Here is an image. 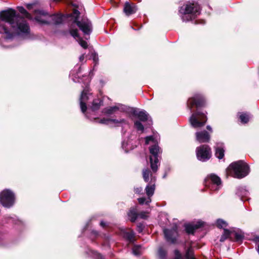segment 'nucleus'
<instances>
[{
  "label": "nucleus",
  "mask_w": 259,
  "mask_h": 259,
  "mask_svg": "<svg viewBox=\"0 0 259 259\" xmlns=\"http://www.w3.org/2000/svg\"><path fill=\"white\" fill-rule=\"evenodd\" d=\"M137 10V7L134 4L128 2L125 3L123 7V12L126 16H128L135 14Z\"/></svg>",
  "instance_id": "obj_14"
},
{
  "label": "nucleus",
  "mask_w": 259,
  "mask_h": 259,
  "mask_svg": "<svg viewBox=\"0 0 259 259\" xmlns=\"http://www.w3.org/2000/svg\"><path fill=\"white\" fill-rule=\"evenodd\" d=\"M27 7L28 9H30L31 8V5H30V4L27 5Z\"/></svg>",
  "instance_id": "obj_47"
},
{
  "label": "nucleus",
  "mask_w": 259,
  "mask_h": 259,
  "mask_svg": "<svg viewBox=\"0 0 259 259\" xmlns=\"http://www.w3.org/2000/svg\"><path fill=\"white\" fill-rule=\"evenodd\" d=\"M84 54H82V55H81L79 57V60L80 61L82 62L84 60Z\"/></svg>",
  "instance_id": "obj_43"
},
{
  "label": "nucleus",
  "mask_w": 259,
  "mask_h": 259,
  "mask_svg": "<svg viewBox=\"0 0 259 259\" xmlns=\"http://www.w3.org/2000/svg\"><path fill=\"white\" fill-rule=\"evenodd\" d=\"M203 223L202 222H198L195 224H186L185 226V230L188 234H193L194 230L203 226Z\"/></svg>",
  "instance_id": "obj_18"
},
{
  "label": "nucleus",
  "mask_w": 259,
  "mask_h": 259,
  "mask_svg": "<svg viewBox=\"0 0 259 259\" xmlns=\"http://www.w3.org/2000/svg\"><path fill=\"white\" fill-rule=\"evenodd\" d=\"M102 101L99 99H95L93 101L91 109L93 111H96L99 109L102 105Z\"/></svg>",
  "instance_id": "obj_25"
},
{
  "label": "nucleus",
  "mask_w": 259,
  "mask_h": 259,
  "mask_svg": "<svg viewBox=\"0 0 259 259\" xmlns=\"http://www.w3.org/2000/svg\"><path fill=\"white\" fill-rule=\"evenodd\" d=\"M204 184L213 191L218 190L222 185L221 179L214 174L208 176L205 179Z\"/></svg>",
  "instance_id": "obj_9"
},
{
  "label": "nucleus",
  "mask_w": 259,
  "mask_h": 259,
  "mask_svg": "<svg viewBox=\"0 0 259 259\" xmlns=\"http://www.w3.org/2000/svg\"><path fill=\"white\" fill-rule=\"evenodd\" d=\"M166 251L162 248L159 247L158 250V256L160 259H165Z\"/></svg>",
  "instance_id": "obj_30"
},
{
  "label": "nucleus",
  "mask_w": 259,
  "mask_h": 259,
  "mask_svg": "<svg viewBox=\"0 0 259 259\" xmlns=\"http://www.w3.org/2000/svg\"><path fill=\"white\" fill-rule=\"evenodd\" d=\"M119 106H114L104 109L103 112L107 114H112L119 110Z\"/></svg>",
  "instance_id": "obj_24"
},
{
  "label": "nucleus",
  "mask_w": 259,
  "mask_h": 259,
  "mask_svg": "<svg viewBox=\"0 0 259 259\" xmlns=\"http://www.w3.org/2000/svg\"><path fill=\"white\" fill-rule=\"evenodd\" d=\"M17 8L21 14L24 15L25 17H26L28 19H31V16L30 14L29 13H28L27 12V11L23 7L19 6V7H17Z\"/></svg>",
  "instance_id": "obj_27"
},
{
  "label": "nucleus",
  "mask_w": 259,
  "mask_h": 259,
  "mask_svg": "<svg viewBox=\"0 0 259 259\" xmlns=\"http://www.w3.org/2000/svg\"><path fill=\"white\" fill-rule=\"evenodd\" d=\"M207 129L211 133L212 132V129L210 125H207L206 126Z\"/></svg>",
  "instance_id": "obj_45"
},
{
  "label": "nucleus",
  "mask_w": 259,
  "mask_h": 259,
  "mask_svg": "<svg viewBox=\"0 0 259 259\" xmlns=\"http://www.w3.org/2000/svg\"><path fill=\"white\" fill-rule=\"evenodd\" d=\"M144 227L143 225L141 223H139L137 225V231L139 233H141L144 229Z\"/></svg>",
  "instance_id": "obj_39"
},
{
  "label": "nucleus",
  "mask_w": 259,
  "mask_h": 259,
  "mask_svg": "<svg viewBox=\"0 0 259 259\" xmlns=\"http://www.w3.org/2000/svg\"><path fill=\"white\" fill-rule=\"evenodd\" d=\"M35 20L39 24H59L62 23L66 16L59 14L50 15L42 10H35Z\"/></svg>",
  "instance_id": "obj_3"
},
{
  "label": "nucleus",
  "mask_w": 259,
  "mask_h": 259,
  "mask_svg": "<svg viewBox=\"0 0 259 259\" xmlns=\"http://www.w3.org/2000/svg\"><path fill=\"white\" fill-rule=\"evenodd\" d=\"M196 140L199 143H207L210 140V135L205 131L196 133Z\"/></svg>",
  "instance_id": "obj_15"
},
{
  "label": "nucleus",
  "mask_w": 259,
  "mask_h": 259,
  "mask_svg": "<svg viewBox=\"0 0 259 259\" xmlns=\"http://www.w3.org/2000/svg\"><path fill=\"white\" fill-rule=\"evenodd\" d=\"M142 175L145 182H149L150 179L151 183H155L156 181V178L155 176H153L150 170H149V169H144L142 171Z\"/></svg>",
  "instance_id": "obj_19"
},
{
  "label": "nucleus",
  "mask_w": 259,
  "mask_h": 259,
  "mask_svg": "<svg viewBox=\"0 0 259 259\" xmlns=\"http://www.w3.org/2000/svg\"><path fill=\"white\" fill-rule=\"evenodd\" d=\"M128 216L131 222H135L138 217L136 208H131L128 213Z\"/></svg>",
  "instance_id": "obj_23"
},
{
  "label": "nucleus",
  "mask_w": 259,
  "mask_h": 259,
  "mask_svg": "<svg viewBox=\"0 0 259 259\" xmlns=\"http://www.w3.org/2000/svg\"><path fill=\"white\" fill-rule=\"evenodd\" d=\"M95 254L96 255L97 259H103V256L102 255L98 252H95Z\"/></svg>",
  "instance_id": "obj_42"
},
{
  "label": "nucleus",
  "mask_w": 259,
  "mask_h": 259,
  "mask_svg": "<svg viewBox=\"0 0 259 259\" xmlns=\"http://www.w3.org/2000/svg\"><path fill=\"white\" fill-rule=\"evenodd\" d=\"M0 20L4 24H0V33L5 34L6 40L11 39L15 33L27 35L30 32L29 25L24 18L17 14L13 9L0 12Z\"/></svg>",
  "instance_id": "obj_1"
},
{
  "label": "nucleus",
  "mask_w": 259,
  "mask_h": 259,
  "mask_svg": "<svg viewBox=\"0 0 259 259\" xmlns=\"http://www.w3.org/2000/svg\"><path fill=\"white\" fill-rule=\"evenodd\" d=\"M146 201V198H140L138 199V201H139V203L141 204H143L145 203Z\"/></svg>",
  "instance_id": "obj_41"
},
{
  "label": "nucleus",
  "mask_w": 259,
  "mask_h": 259,
  "mask_svg": "<svg viewBox=\"0 0 259 259\" xmlns=\"http://www.w3.org/2000/svg\"><path fill=\"white\" fill-rule=\"evenodd\" d=\"M149 151L151 154L150 157V167L153 172H155L157 171L160 165L158 156L161 153V151L158 145L154 144V145L149 148Z\"/></svg>",
  "instance_id": "obj_6"
},
{
  "label": "nucleus",
  "mask_w": 259,
  "mask_h": 259,
  "mask_svg": "<svg viewBox=\"0 0 259 259\" xmlns=\"http://www.w3.org/2000/svg\"><path fill=\"white\" fill-rule=\"evenodd\" d=\"M137 117L141 121H147L148 124L150 126L152 124V121L149 117L148 114L146 111H141L136 114Z\"/></svg>",
  "instance_id": "obj_17"
},
{
  "label": "nucleus",
  "mask_w": 259,
  "mask_h": 259,
  "mask_svg": "<svg viewBox=\"0 0 259 259\" xmlns=\"http://www.w3.org/2000/svg\"><path fill=\"white\" fill-rule=\"evenodd\" d=\"M135 126L136 128V129L139 131H141V132H143L144 131V126L141 123V122L140 121H136L135 122Z\"/></svg>",
  "instance_id": "obj_34"
},
{
  "label": "nucleus",
  "mask_w": 259,
  "mask_h": 259,
  "mask_svg": "<svg viewBox=\"0 0 259 259\" xmlns=\"http://www.w3.org/2000/svg\"><path fill=\"white\" fill-rule=\"evenodd\" d=\"M205 101L204 98L200 94H196L194 97L188 99L187 106L191 111L194 106L196 107H202L205 105Z\"/></svg>",
  "instance_id": "obj_11"
},
{
  "label": "nucleus",
  "mask_w": 259,
  "mask_h": 259,
  "mask_svg": "<svg viewBox=\"0 0 259 259\" xmlns=\"http://www.w3.org/2000/svg\"><path fill=\"white\" fill-rule=\"evenodd\" d=\"M90 96L91 95L89 93V89L87 87L82 92L79 99L80 109L83 113H84L87 110V102L90 99Z\"/></svg>",
  "instance_id": "obj_12"
},
{
  "label": "nucleus",
  "mask_w": 259,
  "mask_h": 259,
  "mask_svg": "<svg viewBox=\"0 0 259 259\" xmlns=\"http://www.w3.org/2000/svg\"><path fill=\"white\" fill-rule=\"evenodd\" d=\"M91 57L93 59L94 62H95V65H96L98 63V55L95 53H92V55H91Z\"/></svg>",
  "instance_id": "obj_35"
},
{
  "label": "nucleus",
  "mask_w": 259,
  "mask_h": 259,
  "mask_svg": "<svg viewBox=\"0 0 259 259\" xmlns=\"http://www.w3.org/2000/svg\"><path fill=\"white\" fill-rule=\"evenodd\" d=\"M100 225L104 228L106 226V223L103 221H101L100 223Z\"/></svg>",
  "instance_id": "obj_44"
},
{
  "label": "nucleus",
  "mask_w": 259,
  "mask_h": 259,
  "mask_svg": "<svg viewBox=\"0 0 259 259\" xmlns=\"http://www.w3.org/2000/svg\"><path fill=\"white\" fill-rule=\"evenodd\" d=\"M179 12L184 22L195 19L200 13V8L197 4L190 3L182 7Z\"/></svg>",
  "instance_id": "obj_5"
},
{
  "label": "nucleus",
  "mask_w": 259,
  "mask_h": 259,
  "mask_svg": "<svg viewBox=\"0 0 259 259\" xmlns=\"http://www.w3.org/2000/svg\"><path fill=\"white\" fill-rule=\"evenodd\" d=\"M239 118L241 122L246 123L249 120V116L244 113H239Z\"/></svg>",
  "instance_id": "obj_31"
},
{
  "label": "nucleus",
  "mask_w": 259,
  "mask_h": 259,
  "mask_svg": "<svg viewBox=\"0 0 259 259\" xmlns=\"http://www.w3.org/2000/svg\"><path fill=\"white\" fill-rule=\"evenodd\" d=\"M175 254H176V258L175 259H180L181 257V255L180 252L177 250H176L175 251Z\"/></svg>",
  "instance_id": "obj_40"
},
{
  "label": "nucleus",
  "mask_w": 259,
  "mask_h": 259,
  "mask_svg": "<svg viewBox=\"0 0 259 259\" xmlns=\"http://www.w3.org/2000/svg\"><path fill=\"white\" fill-rule=\"evenodd\" d=\"M186 259H195L194 256V251L191 247H189L186 253Z\"/></svg>",
  "instance_id": "obj_32"
},
{
  "label": "nucleus",
  "mask_w": 259,
  "mask_h": 259,
  "mask_svg": "<svg viewBox=\"0 0 259 259\" xmlns=\"http://www.w3.org/2000/svg\"><path fill=\"white\" fill-rule=\"evenodd\" d=\"M225 150L222 143H218L215 147V155L219 159H221L224 157Z\"/></svg>",
  "instance_id": "obj_21"
},
{
  "label": "nucleus",
  "mask_w": 259,
  "mask_h": 259,
  "mask_svg": "<svg viewBox=\"0 0 259 259\" xmlns=\"http://www.w3.org/2000/svg\"><path fill=\"white\" fill-rule=\"evenodd\" d=\"M166 240L171 243H175L178 236L177 227L175 226L172 229H165L163 230Z\"/></svg>",
  "instance_id": "obj_13"
},
{
  "label": "nucleus",
  "mask_w": 259,
  "mask_h": 259,
  "mask_svg": "<svg viewBox=\"0 0 259 259\" xmlns=\"http://www.w3.org/2000/svg\"><path fill=\"white\" fill-rule=\"evenodd\" d=\"M155 188V186L154 183H153V184L151 183V185H148L146 186V187L145 188V191H146L147 195L148 196V199L146 202V204H148L151 202V200L150 197L153 195V194L154 193Z\"/></svg>",
  "instance_id": "obj_20"
},
{
  "label": "nucleus",
  "mask_w": 259,
  "mask_h": 259,
  "mask_svg": "<svg viewBox=\"0 0 259 259\" xmlns=\"http://www.w3.org/2000/svg\"><path fill=\"white\" fill-rule=\"evenodd\" d=\"M125 120L124 119H121L120 120L114 119H111V118H104L103 119H101L100 120V122L101 123L103 124H106L108 125H118L119 124L121 123H125Z\"/></svg>",
  "instance_id": "obj_16"
},
{
  "label": "nucleus",
  "mask_w": 259,
  "mask_h": 259,
  "mask_svg": "<svg viewBox=\"0 0 259 259\" xmlns=\"http://www.w3.org/2000/svg\"><path fill=\"white\" fill-rule=\"evenodd\" d=\"M0 201L2 204L6 207L12 206L15 202L14 193L9 190H4L0 193Z\"/></svg>",
  "instance_id": "obj_8"
},
{
  "label": "nucleus",
  "mask_w": 259,
  "mask_h": 259,
  "mask_svg": "<svg viewBox=\"0 0 259 259\" xmlns=\"http://www.w3.org/2000/svg\"><path fill=\"white\" fill-rule=\"evenodd\" d=\"M142 190V189L140 188H137L136 189V193H140Z\"/></svg>",
  "instance_id": "obj_46"
},
{
  "label": "nucleus",
  "mask_w": 259,
  "mask_h": 259,
  "mask_svg": "<svg viewBox=\"0 0 259 259\" xmlns=\"http://www.w3.org/2000/svg\"><path fill=\"white\" fill-rule=\"evenodd\" d=\"M217 225L218 228H222L224 230V229H226V228L228 226V224L226 222L224 221L223 220L219 219L217 222Z\"/></svg>",
  "instance_id": "obj_29"
},
{
  "label": "nucleus",
  "mask_w": 259,
  "mask_h": 259,
  "mask_svg": "<svg viewBox=\"0 0 259 259\" xmlns=\"http://www.w3.org/2000/svg\"><path fill=\"white\" fill-rule=\"evenodd\" d=\"M53 1H55V2H58V1H59V0H53Z\"/></svg>",
  "instance_id": "obj_48"
},
{
  "label": "nucleus",
  "mask_w": 259,
  "mask_h": 259,
  "mask_svg": "<svg viewBox=\"0 0 259 259\" xmlns=\"http://www.w3.org/2000/svg\"><path fill=\"white\" fill-rule=\"evenodd\" d=\"M79 12L75 10L73 14L69 15V17H73V24L70 28V34L75 38H77V41L79 44L84 49L88 48V43L80 38L78 35V30L73 28V25L76 24L79 28L80 30L85 35H90L92 31V25L90 21L87 18H83L81 21H77V18L79 15Z\"/></svg>",
  "instance_id": "obj_2"
},
{
  "label": "nucleus",
  "mask_w": 259,
  "mask_h": 259,
  "mask_svg": "<svg viewBox=\"0 0 259 259\" xmlns=\"http://www.w3.org/2000/svg\"><path fill=\"white\" fill-rule=\"evenodd\" d=\"M207 120L206 113H203L199 111L193 113L189 119L191 125L194 128L203 126Z\"/></svg>",
  "instance_id": "obj_7"
},
{
  "label": "nucleus",
  "mask_w": 259,
  "mask_h": 259,
  "mask_svg": "<svg viewBox=\"0 0 259 259\" xmlns=\"http://www.w3.org/2000/svg\"><path fill=\"white\" fill-rule=\"evenodd\" d=\"M249 172L248 165L242 160L232 163L227 169V175H232L233 177L238 179L245 177Z\"/></svg>",
  "instance_id": "obj_4"
},
{
  "label": "nucleus",
  "mask_w": 259,
  "mask_h": 259,
  "mask_svg": "<svg viewBox=\"0 0 259 259\" xmlns=\"http://www.w3.org/2000/svg\"><path fill=\"white\" fill-rule=\"evenodd\" d=\"M235 239L237 241L241 240L243 238V235L241 233H238L234 232Z\"/></svg>",
  "instance_id": "obj_36"
},
{
  "label": "nucleus",
  "mask_w": 259,
  "mask_h": 259,
  "mask_svg": "<svg viewBox=\"0 0 259 259\" xmlns=\"http://www.w3.org/2000/svg\"><path fill=\"white\" fill-rule=\"evenodd\" d=\"M196 153L197 159L202 162L208 160L211 155L210 148L208 146L205 145L197 147Z\"/></svg>",
  "instance_id": "obj_10"
},
{
  "label": "nucleus",
  "mask_w": 259,
  "mask_h": 259,
  "mask_svg": "<svg viewBox=\"0 0 259 259\" xmlns=\"http://www.w3.org/2000/svg\"><path fill=\"white\" fill-rule=\"evenodd\" d=\"M145 140H146L145 143H146V144H147V145L149 144L151 141L153 143H154V138H153V136L147 137L146 138Z\"/></svg>",
  "instance_id": "obj_37"
},
{
  "label": "nucleus",
  "mask_w": 259,
  "mask_h": 259,
  "mask_svg": "<svg viewBox=\"0 0 259 259\" xmlns=\"http://www.w3.org/2000/svg\"><path fill=\"white\" fill-rule=\"evenodd\" d=\"M138 216L143 219H146L148 218L147 213L145 211L141 212L139 214H138Z\"/></svg>",
  "instance_id": "obj_38"
},
{
  "label": "nucleus",
  "mask_w": 259,
  "mask_h": 259,
  "mask_svg": "<svg viewBox=\"0 0 259 259\" xmlns=\"http://www.w3.org/2000/svg\"><path fill=\"white\" fill-rule=\"evenodd\" d=\"M134 236L135 234L133 231L126 232L124 234V237L130 242H132L133 241Z\"/></svg>",
  "instance_id": "obj_28"
},
{
  "label": "nucleus",
  "mask_w": 259,
  "mask_h": 259,
  "mask_svg": "<svg viewBox=\"0 0 259 259\" xmlns=\"http://www.w3.org/2000/svg\"><path fill=\"white\" fill-rule=\"evenodd\" d=\"M141 246L140 245H135L132 249L133 253L135 255H139L141 254Z\"/></svg>",
  "instance_id": "obj_33"
},
{
  "label": "nucleus",
  "mask_w": 259,
  "mask_h": 259,
  "mask_svg": "<svg viewBox=\"0 0 259 259\" xmlns=\"http://www.w3.org/2000/svg\"><path fill=\"white\" fill-rule=\"evenodd\" d=\"M234 233V231H230L229 230H228L227 229H224V233L222 235L221 238H220V241L221 242H224L226 239L230 237V236L231 234H233Z\"/></svg>",
  "instance_id": "obj_26"
},
{
  "label": "nucleus",
  "mask_w": 259,
  "mask_h": 259,
  "mask_svg": "<svg viewBox=\"0 0 259 259\" xmlns=\"http://www.w3.org/2000/svg\"><path fill=\"white\" fill-rule=\"evenodd\" d=\"M249 192L244 188L240 187L238 188L236 194L241 198L242 201L248 200L247 197Z\"/></svg>",
  "instance_id": "obj_22"
}]
</instances>
